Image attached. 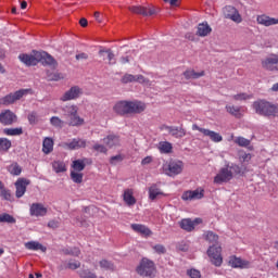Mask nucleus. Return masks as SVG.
<instances>
[{
    "label": "nucleus",
    "mask_w": 278,
    "mask_h": 278,
    "mask_svg": "<svg viewBox=\"0 0 278 278\" xmlns=\"http://www.w3.org/2000/svg\"><path fill=\"white\" fill-rule=\"evenodd\" d=\"M249 173V168L242 163V166L231 163L227 164L225 167H222L218 174L215 176V184H227L233 179V175H244Z\"/></svg>",
    "instance_id": "nucleus-1"
},
{
    "label": "nucleus",
    "mask_w": 278,
    "mask_h": 278,
    "mask_svg": "<svg viewBox=\"0 0 278 278\" xmlns=\"http://www.w3.org/2000/svg\"><path fill=\"white\" fill-rule=\"evenodd\" d=\"M252 108L260 116H278V105L265 100L253 102Z\"/></svg>",
    "instance_id": "nucleus-2"
},
{
    "label": "nucleus",
    "mask_w": 278,
    "mask_h": 278,
    "mask_svg": "<svg viewBox=\"0 0 278 278\" xmlns=\"http://www.w3.org/2000/svg\"><path fill=\"white\" fill-rule=\"evenodd\" d=\"M136 273L139 274L140 277L154 278L157 269L153 261L143 257L137 266Z\"/></svg>",
    "instance_id": "nucleus-3"
},
{
    "label": "nucleus",
    "mask_w": 278,
    "mask_h": 278,
    "mask_svg": "<svg viewBox=\"0 0 278 278\" xmlns=\"http://www.w3.org/2000/svg\"><path fill=\"white\" fill-rule=\"evenodd\" d=\"M163 170L167 177H177L184 172V162L180 160H172L163 165Z\"/></svg>",
    "instance_id": "nucleus-4"
},
{
    "label": "nucleus",
    "mask_w": 278,
    "mask_h": 278,
    "mask_svg": "<svg viewBox=\"0 0 278 278\" xmlns=\"http://www.w3.org/2000/svg\"><path fill=\"white\" fill-rule=\"evenodd\" d=\"M31 89H20L14 93H9L5 97L0 99V105H12V103H16V101H21L25 94H29Z\"/></svg>",
    "instance_id": "nucleus-5"
},
{
    "label": "nucleus",
    "mask_w": 278,
    "mask_h": 278,
    "mask_svg": "<svg viewBox=\"0 0 278 278\" xmlns=\"http://www.w3.org/2000/svg\"><path fill=\"white\" fill-rule=\"evenodd\" d=\"M223 248L220 245H211L207 255L214 266H223Z\"/></svg>",
    "instance_id": "nucleus-6"
},
{
    "label": "nucleus",
    "mask_w": 278,
    "mask_h": 278,
    "mask_svg": "<svg viewBox=\"0 0 278 278\" xmlns=\"http://www.w3.org/2000/svg\"><path fill=\"white\" fill-rule=\"evenodd\" d=\"M40 51L34 50L31 54L22 53L18 55V60L22 61L25 66H36L40 62Z\"/></svg>",
    "instance_id": "nucleus-7"
},
{
    "label": "nucleus",
    "mask_w": 278,
    "mask_h": 278,
    "mask_svg": "<svg viewBox=\"0 0 278 278\" xmlns=\"http://www.w3.org/2000/svg\"><path fill=\"white\" fill-rule=\"evenodd\" d=\"M84 94V89L79 86H73L71 89L65 91L62 97L60 98V101L66 102V101H75L76 99H79Z\"/></svg>",
    "instance_id": "nucleus-8"
},
{
    "label": "nucleus",
    "mask_w": 278,
    "mask_h": 278,
    "mask_svg": "<svg viewBox=\"0 0 278 278\" xmlns=\"http://www.w3.org/2000/svg\"><path fill=\"white\" fill-rule=\"evenodd\" d=\"M161 131H167L173 138L181 139L186 136L184 126H168L166 124L160 127Z\"/></svg>",
    "instance_id": "nucleus-9"
},
{
    "label": "nucleus",
    "mask_w": 278,
    "mask_h": 278,
    "mask_svg": "<svg viewBox=\"0 0 278 278\" xmlns=\"http://www.w3.org/2000/svg\"><path fill=\"white\" fill-rule=\"evenodd\" d=\"M192 130L200 131L201 134H203V136H206L207 138H210V140H212V142H223V136L214 130L201 128L197 124L192 125Z\"/></svg>",
    "instance_id": "nucleus-10"
},
{
    "label": "nucleus",
    "mask_w": 278,
    "mask_h": 278,
    "mask_svg": "<svg viewBox=\"0 0 278 278\" xmlns=\"http://www.w3.org/2000/svg\"><path fill=\"white\" fill-rule=\"evenodd\" d=\"M49 208H47V206L40 202H35L29 206V215L35 216L36 218H42L47 216Z\"/></svg>",
    "instance_id": "nucleus-11"
},
{
    "label": "nucleus",
    "mask_w": 278,
    "mask_h": 278,
    "mask_svg": "<svg viewBox=\"0 0 278 278\" xmlns=\"http://www.w3.org/2000/svg\"><path fill=\"white\" fill-rule=\"evenodd\" d=\"M29 184H31V181L26 178H18L15 181V197L17 199H21L25 195V193L27 192V186H29Z\"/></svg>",
    "instance_id": "nucleus-12"
},
{
    "label": "nucleus",
    "mask_w": 278,
    "mask_h": 278,
    "mask_svg": "<svg viewBox=\"0 0 278 278\" xmlns=\"http://www.w3.org/2000/svg\"><path fill=\"white\" fill-rule=\"evenodd\" d=\"M87 141L81 138H74L68 142L62 143L64 149H70V151H77L78 149H86Z\"/></svg>",
    "instance_id": "nucleus-13"
},
{
    "label": "nucleus",
    "mask_w": 278,
    "mask_h": 278,
    "mask_svg": "<svg viewBox=\"0 0 278 278\" xmlns=\"http://www.w3.org/2000/svg\"><path fill=\"white\" fill-rule=\"evenodd\" d=\"M224 14L226 18L233 21V23H242V15L232 5H227L224 8Z\"/></svg>",
    "instance_id": "nucleus-14"
},
{
    "label": "nucleus",
    "mask_w": 278,
    "mask_h": 278,
    "mask_svg": "<svg viewBox=\"0 0 278 278\" xmlns=\"http://www.w3.org/2000/svg\"><path fill=\"white\" fill-rule=\"evenodd\" d=\"M201 223H203V219L201 218H195L193 220L190 218H185L179 222V227L185 231H194V227H197V225H201Z\"/></svg>",
    "instance_id": "nucleus-15"
},
{
    "label": "nucleus",
    "mask_w": 278,
    "mask_h": 278,
    "mask_svg": "<svg viewBox=\"0 0 278 278\" xmlns=\"http://www.w3.org/2000/svg\"><path fill=\"white\" fill-rule=\"evenodd\" d=\"M203 189H195L193 191H185L181 195L182 201H198L199 199H203L204 197Z\"/></svg>",
    "instance_id": "nucleus-16"
},
{
    "label": "nucleus",
    "mask_w": 278,
    "mask_h": 278,
    "mask_svg": "<svg viewBox=\"0 0 278 278\" xmlns=\"http://www.w3.org/2000/svg\"><path fill=\"white\" fill-rule=\"evenodd\" d=\"M262 66L265 71H278V56L271 54L262 61Z\"/></svg>",
    "instance_id": "nucleus-17"
},
{
    "label": "nucleus",
    "mask_w": 278,
    "mask_h": 278,
    "mask_svg": "<svg viewBox=\"0 0 278 278\" xmlns=\"http://www.w3.org/2000/svg\"><path fill=\"white\" fill-rule=\"evenodd\" d=\"M16 121V114H14V112H12L11 110H4L0 113V123L2 125H14Z\"/></svg>",
    "instance_id": "nucleus-18"
},
{
    "label": "nucleus",
    "mask_w": 278,
    "mask_h": 278,
    "mask_svg": "<svg viewBox=\"0 0 278 278\" xmlns=\"http://www.w3.org/2000/svg\"><path fill=\"white\" fill-rule=\"evenodd\" d=\"M148 194H149L150 201H155L157 199H162V197H166V193L162 191V189L160 188V186H157V184H152L149 187Z\"/></svg>",
    "instance_id": "nucleus-19"
},
{
    "label": "nucleus",
    "mask_w": 278,
    "mask_h": 278,
    "mask_svg": "<svg viewBox=\"0 0 278 278\" xmlns=\"http://www.w3.org/2000/svg\"><path fill=\"white\" fill-rule=\"evenodd\" d=\"M256 23L263 27H273V25H278V18L262 14L256 17Z\"/></svg>",
    "instance_id": "nucleus-20"
},
{
    "label": "nucleus",
    "mask_w": 278,
    "mask_h": 278,
    "mask_svg": "<svg viewBox=\"0 0 278 278\" xmlns=\"http://www.w3.org/2000/svg\"><path fill=\"white\" fill-rule=\"evenodd\" d=\"M229 266L232 268H249L251 266V262L238 256H230Z\"/></svg>",
    "instance_id": "nucleus-21"
},
{
    "label": "nucleus",
    "mask_w": 278,
    "mask_h": 278,
    "mask_svg": "<svg viewBox=\"0 0 278 278\" xmlns=\"http://www.w3.org/2000/svg\"><path fill=\"white\" fill-rule=\"evenodd\" d=\"M129 114H141L147 110V104L140 101H128Z\"/></svg>",
    "instance_id": "nucleus-22"
},
{
    "label": "nucleus",
    "mask_w": 278,
    "mask_h": 278,
    "mask_svg": "<svg viewBox=\"0 0 278 278\" xmlns=\"http://www.w3.org/2000/svg\"><path fill=\"white\" fill-rule=\"evenodd\" d=\"M103 143L105 144V147H108L109 149H114L116 147H121V137L118 135H108L104 139H103Z\"/></svg>",
    "instance_id": "nucleus-23"
},
{
    "label": "nucleus",
    "mask_w": 278,
    "mask_h": 278,
    "mask_svg": "<svg viewBox=\"0 0 278 278\" xmlns=\"http://www.w3.org/2000/svg\"><path fill=\"white\" fill-rule=\"evenodd\" d=\"M212 34V26L207 22L198 24L195 35L200 38H205Z\"/></svg>",
    "instance_id": "nucleus-24"
},
{
    "label": "nucleus",
    "mask_w": 278,
    "mask_h": 278,
    "mask_svg": "<svg viewBox=\"0 0 278 278\" xmlns=\"http://www.w3.org/2000/svg\"><path fill=\"white\" fill-rule=\"evenodd\" d=\"M129 11L132 12V14H141V16H153V14H155L154 9H147L140 5L129 7Z\"/></svg>",
    "instance_id": "nucleus-25"
},
{
    "label": "nucleus",
    "mask_w": 278,
    "mask_h": 278,
    "mask_svg": "<svg viewBox=\"0 0 278 278\" xmlns=\"http://www.w3.org/2000/svg\"><path fill=\"white\" fill-rule=\"evenodd\" d=\"M113 112L119 114L121 116H125V114H129V101H119L113 106Z\"/></svg>",
    "instance_id": "nucleus-26"
},
{
    "label": "nucleus",
    "mask_w": 278,
    "mask_h": 278,
    "mask_svg": "<svg viewBox=\"0 0 278 278\" xmlns=\"http://www.w3.org/2000/svg\"><path fill=\"white\" fill-rule=\"evenodd\" d=\"M25 249L28 251H41L42 253H47V247L42 245L38 241H28L25 243Z\"/></svg>",
    "instance_id": "nucleus-27"
},
{
    "label": "nucleus",
    "mask_w": 278,
    "mask_h": 278,
    "mask_svg": "<svg viewBox=\"0 0 278 278\" xmlns=\"http://www.w3.org/2000/svg\"><path fill=\"white\" fill-rule=\"evenodd\" d=\"M40 61L42 64H45L46 66H55V59H53V56H51V54L42 51L40 52Z\"/></svg>",
    "instance_id": "nucleus-28"
},
{
    "label": "nucleus",
    "mask_w": 278,
    "mask_h": 278,
    "mask_svg": "<svg viewBox=\"0 0 278 278\" xmlns=\"http://www.w3.org/2000/svg\"><path fill=\"white\" fill-rule=\"evenodd\" d=\"M67 118H70L67 122L70 127H81V125H84V118H81L77 113Z\"/></svg>",
    "instance_id": "nucleus-29"
},
{
    "label": "nucleus",
    "mask_w": 278,
    "mask_h": 278,
    "mask_svg": "<svg viewBox=\"0 0 278 278\" xmlns=\"http://www.w3.org/2000/svg\"><path fill=\"white\" fill-rule=\"evenodd\" d=\"M131 229L137 233H141L142 236H151V229L142 224H132Z\"/></svg>",
    "instance_id": "nucleus-30"
},
{
    "label": "nucleus",
    "mask_w": 278,
    "mask_h": 278,
    "mask_svg": "<svg viewBox=\"0 0 278 278\" xmlns=\"http://www.w3.org/2000/svg\"><path fill=\"white\" fill-rule=\"evenodd\" d=\"M123 199L125 201L126 204L128 205H136V198L134 197V190L131 189H126L124 191V195Z\"/></svg>",
    "instance_id": "nucleus-31"
},
{
    "label": "nucleus",
    "mask_w": 278,
    "mask_h": 278,
    "mask_svg": "<svg viewBox=\"0 0 278 278\" xmlns=\"http://www.w3.org/2000/svg\"><path fill=\"white\" fill-rule=\"evenodd\" d=\"M62 110H63L64 116H66V118L71 117V116H75V114H77L79 112V108L75 104L65 105Z\"/></svg>",
    "instance_id": "nucleus-32"
},
{
    "label": "nucleus",
    "mask_w": 278,
    "mask_h": 278,
    "mask_svg": "<svg viewBox=\"0 0 278 278\" xmlns=\"http://www.w3.org/2000/svg\"><path fill=\"white\" fill-rule=\"evenodd\" d=\"M7 170L10 173V175H13V177H18V175L23 173V168L21 165H18V163H12L11 165L7 166Z\"/></svg>",
    "instance_id": "nucleus-33"
},
{
    "label": "nucleus",
    "mask_w": 278,
    "mask_h": 278,
    "mask_svg": "<svg viewBox=\"0 0 278 278\" xmlns=\"http://www.w3.org/2000/svg\"><path fill=\"white\" fill-rule=\"evenodd\" d=\"M204 238L212 247H219L218 245V235L214 233L213 231H206L204 233Z\"/></svg>",
    "instance_id": "nucleus-34"
},
{
    "label": "nucleus",
    "mask_w": 278,
    "mask_h": 278,
    "mask_svg": "<svg viewBox=\"0 0 278 278\" xmlns=\"http://www.w3.org/2000/svg\"><path fill=\"white\" fill-rule=\"evenodd\" d=\"M99 55L100 58H103V60H105L106 55L109 64H116V58H114V52H112V50H100Z\"/></svg>",
    "instance_id": "nucleus-35"
},
{
    "label": "nucleus",
    "mask_w": 278,
    "mask_h": 278,
    "mask_svg": "<svg viewBox=\"0 0 278 278\" xmlns=\"http://www.w3.org/2000/svg\"><path fill=\"white\" fill-rule=\"evenodd\" d=\"M42 151L46 155H49L53 151V139L47 137L42 142Z\"/></svg>",
    "instance_id": "nucleus-36"
},
{
    "label": "nucleus",
    "mask_w": 278,
    "mask_h": 278,
    "mask_svg": "<svg viewBox=\"0 0 278 278\" xmlns=\"http://www.w3.org/2000/svg\"><path fill=\"white\" fill-rule=\"evenodd\" d=\"M12 149V141L8 138H0V153H8Z\"/></svg>",
    "instance_id": "nucleus-37"
},
{
    "label": "nucleus",
    "mask_w": 278,
    "mask_h": 278,
    "mask_svg": "<svg viewBox=\"0 0 278 278\" xmlns=\"http://www.w3.org/2000/svg\"><path fill=\"white\" fill-rule=\"evenodd\" d=\"M205 72H194V70H188L184 73L186 79H199V77H203Z\"/></svg>",
    "instance_id": "nucleus-38"
},
{
    "label": "nucleus",
    "mask_w": 278,
    "mask_h": 278,
    "mask_svg": "<svg viewBox=\"0 0 278 278\" xmlns=\"http://www.w3.org/2000/svg\"><path fill=\"white\" fill-rule=\"evenodd\" d=\"M52 168L55 173H66V164L62 161H54Z\"/></svg>",
    "instance_id": "nucleus-39"
},
{
    "label": "nucleus",
    "mask_w": 278,
    "mask_h": 278,
    "mask_svg": "<svg viewBox=\"0 0 278 278\" xmlns=\"http://www.w3.org/2000/svg\"><path fill=\"white\" fill-rule=\"evenodd\" d=\"M72 170L76 172V173H81V170H84V168H86V163H84V161L81 160H76L72 163Z\"/></svg>",
    "instance_id": "nucleus-40"
},
{
    "label": "nucleus",
    "mask_w": 278,
    "mask_h": 278,
    "mask_svg": "<svg viewBox=\"0 0 278 278\" xmlns=\"http://www.w3.org/2000/svg\"><path fill=\"white\" fill-rule=\"evenodd\" d=\"M161 153H170L173 151V144L168 141H162L159 143Z\"/></svg>",
    "instance_id": "nucleus-41"
},
{
    "label": "nucleus",
    "mask_w": 278,
    "mask_h": 278,
    "mask_svg": "<svg viewBox=\"0 0 278 278\" xmlns=\"http://www.w3.org/2000/svg\"><path fill=\"white\" fill-rule=\"evenodd\" d=\"M0 223H8L9 225H14V223H16V218L8 213H3L0 214Z\"/></svg>",
    "instance_id": "nucleus-42"
},
{
    "label": "nucleus",
    "mask_w": 278,
    "mask_h": 278,
    "mask_svg": "<svg viewBox=\"0 0 278 278\" xmlns=\"http://www.w3.org/2000/svg\"><path fill=\"white\" fill-rule=\"evenodd\" d=\"M70 176L74 184H81V181H84V174L80 172L72 170Z\"/></svg>",
    "instance_id": "nucleus-43"
},
{
    "label": "nucleus",
    "mask_w": 278,
    "mask_h": 278,
    "mask_svg": "<svg viewBox=\"0 0 278 278\" xmlns=\"http://www.w3.org/2000/svg\"><path fill=\"white\" fill-rule=\"evenodd\" d=\"M3 134L5 136H21L23 135V128H4Z\"/></svg>",
    "instance_id": "nucleus-44"
},
{
    "label": "nucleus",
    "mask_w": 278,
    "mask_h": 278,
    "mask_svg": "<svg viewBox=\"0 0 278 278\" xmlns=\"http://www.w3.org/2000/svg\"><path fill=\"white\" fill-rule=\"evenodd\" d=\"M0 198L2 201H12V192L5 186L0 190Z\"/></svg>",
    "instance_id": "nucleus-45"
},
{
    "label": "nucleus",
    "mask_w": 278,
    "mask_h": 278,
    "mask_svg": "<svg viewBox=\"0 0 278 278\" xmlns=\"http://www.w3.org/2000/svg\"><path fill=\"white\" fill-rule=\"evenodd\" d=\"M235 144H238V147H243V148L251 147V140L244 137H237L235 139Z\"/></svg>",
    "instance_id": "nucleus-46"
},
{
    "label": "nucleus",
    "mask_w": 278,
    "mask_h": 278,
    "mask_svg": "<svg viewBox=\"0 0 278 278\" xmlns=\"http://www.w3.org/2000/svg\"><path fill=\"white\" fill-rule=\"evenodd\" d=\"M50 125H52V127H56L58 129H62V127H64V121L58 116H52L50 118Z\"/></svg>",
    "instance_id": "nucleus-47"
},
{
    "label": "nucleus",
    "mask_w": 278,
    "mask_h": 278,
    "mask_svg": "<svg viewBox=\"0 0 278 278\" xmlns=\"http://www.w3.org/2000/svg\"><path fill=\"white\" fill-rule=\"evenodd\" d=\"M226 112L232 116H236L237 118H240V106L226 105Z\"/></svg>",
    "instance_id": "nucleus-48"
},
{
    "label": "nucleus",
    "mask_w": 278,
    "mask_h": 278,
    "mask_svg": "<svg viewBox=\"0 0 278 278\" xmlns=\"http://www.w3.org/2000/svg\"><path fill=\"white\" fill-rule=\"evenodd\" d=\"M100 268H103V270H114V264L108 260L100 261Z\"/></svg>",
    "instance_id": "nucleus-49"
},
{
    "label": "nucleus",
    "mask_w": 278,
    "mask_h": 278,
    "mask_svg": "<svg viewBox=\"0 0 278 278\" xmlns=\"http://www.w3.org/2000/svg\"><path fill=\"white\" fill-rule=\"evenodd\" d=\"M251 157H252L251 153H242V154H240V156H239V161L241 162L240 166H242V164H244V166L247 168V165L249 164L247 162H251Z\"/></svg>",
    "instance_id": "nucleus-50"
},
{
    "label": "nucleus",
    "mask_w": 278,
    "mask_h": 278,
    "mask_svg": "<svg viewBox=\"0 0 278 278\" xmlns=\"http://www.w3.org/2000/svg\"><path fill=\"white\" fill-rule=\"evenodd\" d=\"M93 151H97L98 153H104L108 154V147L101 144V143H96L92 147Z\"/></svg>",
    "instance_id": "nucleus-51"
},
{
    "label": "nucleus",
    "mask_w": 278,
    "mask_h": 278,
    "mask_svg": "<svg viewBox=\"0 0 278 278\" xmlns=\"http://www.w3.org/2000/svg\"><path fill=\"white\" fill-rule=\"evenodd\" d=\"M232 99L235 101H247L249 99H251V96L249 93H238L232 96Z\"/></svg>",
    "instance_id": "nucleus-52"
},
{
    "label": "nucleus",
    "mask_w": 278,
    "mask_h": 278,
    "mask_svg": "<svg viewBox=\"0 0 278 278\" xmlns=\"http://www.w3.org/2000/svg\"><path fill=\"white\" fill-rule=\"evenodd\" d=\"M136 81V76L131 75V74H125L122 77V84H131Z\"/></svg>",
    "instance_id": "nucleus-53"
},
{
    "label": "nucleus",
    "mask_w": 278,
    "mask_h": 278,
    "mask_svg": "<svg viewBox=\"0 0 278 278\" xmlns=\"http://www.w3.org/2000/svg\"><path fill=\"white\" fill-rule=\"evenodd\" d=\"M187 275L190 278H201V271L199 269H188Z\"/></svg>",
    "instance_id": "nucleus-54"
},
{
    "label": "nucleus",
    "mask_w": 278,
    "mask_h": 278,
    "mask_svg": "<svg viewBox=\"0 0 278 278\" xmlns=\"http://www.w3.org/2000/svg\"><path fill=\"white\" fill-rule=\"evenodd\" d=\"M28 122L30 125H36L38 123V114L36 112H31L28 114Z\"/></svg>",
    "instance_id": "nucleus-55"
},
{
    "label": "nucleus",
    "mask_w": 278,
    "mask_h": 278,
    "mask_svg": "<svg viewBox=\"0 0 278 278\" xmlns=\"http://www.w3.org/2000/svg\"><path fill=\"white\" fill-rule=\"evenodd\" d=\"M81 266V263H79V261H70L67 263V268H70L71 270H77V268H79Z\"/></svg>",
    "instance_id": "nucleus-56"
},
{
    "label": "nucleus",
    "mask_w": 278,
    "mask_h": 278,
    "mask_svg": "<svg viewBox=\"0 0 278 278\" xmlns=\"http://www.w3.org/2000/svg\"><path fill=\"white\" fill-rule=\"evenodd\" d=\"M153 250L155 251V253H157L159 255H164V253H166V248L162 244H156L153 247Z\"/></svg>",
    "instance_id": "nucleus-57"
},
{
    "label": "nucleus",
    "mask_w": 278,
    "mask_h": 278,
    "mask_svg": "<svg viewBox=\"0 0 278 278\" xmlns=\"http://www.w3.org/2000/svg\"><path fill=\"white\" fill-rule=\"evenodd\" d=\"M116 162H123V156L121 154L111 157V164L116 166Z\"/></svg>",
    "instance_id": "nucleus-58"
},
{
    "label": "nucleus",
    "mask_w": 278,
    "mask_h": 278,
    "mask_svg": "<svg viewBox=\"0 0 278 278\" xmlns=\"http://www.w3.org/2000/svg\"><path fill=\"white\" fill-rule=\"evenodd\" d=\"M48 227L50 229H58V227H60V222H58V220H50L48 223Z\"/></svg>",
    "instance_id": "nucleus-59"
},
{
    "label": "nucleus",
    "mask_w": 278,
    "mask_h": 278,
    "mask_svg": "<svg viewBox=\"0 0 278 278\" xmlns=\"http://www.w3.org/2000/svg\"><path fill=\"white\" fill-rule=\"evenodd\" d=\"M135 77H136L135 81H138L139 84H149V80L144 78V76L142 75H137Z\"/></svg>",
    "instance_id": "nucleus-60"
},
{
    "label": "nucleus",
    "mask_w": 278,
    "mask_h": 278,
    "mask_svg": "<svg viewBox=\"0 0 278 278\" xmlns=\"http://www.w3.org/2000/svg\"><path fill=\"white\" fill-rule=\"evenodd\" d=\"M153 162V159L151 156H146L142 161L141 164L142 166H147V164H151Z\"/></svg>",
    "instance_id": "nucleus-61"
},
{
    "label": "nucleus",
    "mask_w": 278,
    "mask_h": 278,
    "mask_svg": "<svg viewBox=\"0 0 278 278\" xmlns=\"http://www.w3.org/2000/svg\"><path fill=\"white\" fill-rule=\"evenodd\" d=\"M68 253L70 255H74L75 257H77L81 252L78 250V248H73Z\"/></svg>",
    "instance_id": "nucleus-62"
},
{
    "label": "nucleus",
    "mask_w": 278,
    "mask_h": 278,
    "mask_svg": "<svg viewBox=\"0 0 278 278\" xmlns=\"http://www.w3.org/2000/svg\"><path fill=\"white\" fill-rule=\"evenodd\" d=\"M76 60H88V55L84 52L76 54Z\"/></svg>",
    "instance_id": "nucleus-63"
},
{
    "label": "nucleus",
    "mask_w": 278,
    "mask_h": 278,
    "mask_svg": "<svg viewBox=\"0 0 278 278\" xmlns=\"http://www.w3.org/2000/svg\"><path fill=\"white\" fill-rule=\"evenodd\" d=\"M119 62H121L122 64H128V62H129V56H122V58L119 59Z\"/></svg>",
    "instance_id": "nucleus-64"
}]
</instances>
